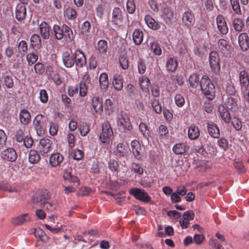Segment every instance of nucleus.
Here are the masks:
<instances>
[{"instance_id":"1","label":"nucleus","mask_w":249,"mask_h":249,"mask_svg":"<svg viewBox=\"0 0 249 249\" xmlns=\"http://www.w3.org/2000/svg\"><path fill=\"white\" fill-rule=\"evenodd\" d=\"M50 198L48 193L36 194L33 198L34 207L35 208L41 207L50 211H53L55 209V206L48 202Z\"/></svg>"},{"instance_id":"2","label":"nucleus","mask_w":249,"mask_h":249,"mask_svg":"<svg viewBox=\"0 0 249 249\" xmlns=\"http://www.w3.org/2000/svg\"><path fill=\"white\" fill-rule=\"evenodd\" d=\"M200 86L203 93L210 100H213L215 96V87L209 77L204 75L200 81Z\"/></svg>"},{"instance_id":"3","label":"nucleus","mask_w":249,"mask_h":249,"mask_svg":"<svg viewBox=\"0 0 249 249\" xmlns=\"http://www.w3.org/2000/svg\"><path fill=\"white\" fill-rule=\"evenodd\" d=\"M117 120L119 129L124 132H126L132 129V125L128 115L126 113H121L118 114Z\"/></svg>"},{"instance_id":"4","label":"nucleus","mask_w":249,"mask_h":249,"mask_svg":"<svg viewBox=\"0 0 249 249\" xmlns=\"http://www.w3.org/2000/svg\"><path fill=\"white\" fill-rule=\"evenodd\" d=\"M47 118L41 114L37 115L34 119L33 125L38 135L44 133L46 128Z\"/></svg>"},{"instance_id":"5","label":"nucleus","mask_w":249,"mask_h":249,"mask_svg":"<svg viewBox=\"0 0 249 249\" xmlns=\"http://www.w3.org/2000/svg\"><path fill=\"white\" fill-rule=\"evenodd\" d=\"M113 135L110 124L108 122L102 124V131L100 135V140L103 143H108Z\"/></svg>"},{"instance_id":"6","label":"nucleus","mask_w":249,"mask_h":249,"mask_svg":"<svg viewBox=\"0 0 249 249\" xmlns=\"http://www.w3.org/2000/svg\"><path fill=\"white\" fill-rule=\"evenodd\" d=\"M129 193L136 199L144 202H148L151 200L150 196L143 189L133 188L130 190Z\"/></svg>"},{"instance_id":"7","label":"nucleus","mask_w":249,"mask_h":249,"mask_svg":"<svg viewBox=\"0 0 249 249\" xmlns=\"http://www.w3.org/2000/svg\"><path fill=\"white\" fill-rule=\"evenodd\" d=\"M209 63L211 69L214 73L219 72L220 70V59L216 52L213 51L210 53Z\"/></svg>"},{"instance_id":"8","label":"nucleus","mask_w":249,"mask_h":249,"mask_svg":"<svg viewBox=\"0 0 249 249\" xmlns=\"http://www.w3.org/2000/svg\"><path fill=\"white\" fill-rule=\"evenodd\" d=\"M181 20L183 26L188 29H191L195 23V18L191 11H187L182 14Z\"/></svg>"},{"instance_id":"9","label":"nucleus","mask_w":249,"mask_h":249,"mask_svg":"<svg viewBox=\"0 0 249 249\" xmlns=\"http://www.w3.org/2000/svg\"><path fill=\"white\" fill-rule=\"evenodd\" d=\"M1 158L8 161L13 162L17 159V154L14 149L9 148L2 151Z\"/></svg>"},{"instance_id":"10","label":"nucleus","mask_w":249,"mask_h":249,"mask_svg":"<svg viewBox=\"0 0 249 249\" xmlns=\"http://www.w3.org/2000/svg\"><path fill=\"white\" fill-rule=\"evenodd\" d=\"M123 21V16L121 9L115 7L112 11L111 22L115 25L120 26Z\"/></svg>"},{"instance_id":"11","label":"nucleus","mask_w":249,"mask_h":249,"mask_svg":"<svg viewBox=\"0 0 249 249\" xmlns=\"http://www.w3.org/2000/svg\"><path fill=\"white\" fill-rule=\"evenodd\" d=\"M74 61L77 67H82L86 64V59L84 53L80 50H77L74 53Z\"/></svg>"},{"instance_id":"12","label":"nucleus","mask_w":249,"mask_h":249,"mask_svg":"<svg viewBox=\"0 0 249 249\" xmlns=\"http://www.w3.org/2000/svg\"><path fill=\"white\" fill-rule=\"evenodd\" d=\"M112 83L116 90L118 91L121 90L124 85V79L122 74L118 73L114 74L113 76Z\"/></svg>"},{"instance_id":"13","label":"nucleus","mask_w":249,"mask_h":249,"mask_svg":"<svg viewBox=\"0 0 249 249\" xmlns=\"http://www.w3.org/2000/svg\"><path fill=\"white\" fill-rule=\"evenodd\" d=\"M91 104L92 108L96 113L101 114L102 113L103 110V103L102 99L99 96H93L91 100Z\"/></svg>"},{"instance_id":"14","label":"nucleus","mask_w":249,"mask_h":249,"mask_svg":"<svg viewBox=\"0 0 249 249\" xmlns=\"http://www.w3.org/2000/svg\"><path fill=\"white\" fill-rule=\"evenodd\" d=\"M90 24L89 21H86L81 25L80 28V34L84 39L88 40L90 38Z\"/></svg>"},{"instance_id":"15","label":"nucleus","mask_w":249,"mask_h":249,"mask_svg":"<svg viewBox=\"0 0 249 249\" xmlns=\"http://www.w3.org/2000/svg\"><path fill=\"white\" fill-rule=\"evenodd\" d=\"M51 141L49 139L44 138L40 141L38 148L41 154H45L51 149Z\"/></svg>"},{"instance_id":"16","label":"nucleus","mask_w":249,"mask_h":249,"mask_svg":"<svg viewBox=\"0 0 249 249\" xmlns=\"http://www.w3.org/2000/svg\"><path fill=\"white\" fill-rule=\"evenodd\" d=\"M64 157L59 153H55L51 155L49 159V163L51 166L56 167L60 165L63 162Z\"/></svg>"},{"instance_id":"17","label":"nucleus","mask_w":249,"mask_h":249,"mask_svg":"<svg viewBox=\"0 0 249 249\" xmlns=\"http://www.w3.org/2000/svg\"><path fill=\"white\" fill-rule=\"evenodd\" d=\"M62 60L66 67L71 68L75 63L74 53L70 54L68 52L63 53Z\"/></svg>"},{"instance_id":"18","label":"nucleus","mask_w":249,"mask_h":249,"mask_svg":"<svg viewBox=\"0 0 249 249\" xmlns=\"http://www.w3.org/2000/svg\"><path fill=\"white\" fill-rule=\"evenodd\" d=\"M216 21L219 32L223 35L227 34L228 32V28L224 17L221 15H218Z\"/></svg>"},{"instance_id":"19","label":"nucleus","mask_w":249,"mask_h":249,"mask_svg":"<svg viewBox=\"0 0 249 249\" xmlns=\"http://www.w3.org/2000/svg\"><path fill=\"white\" fill-rule=\"evenodd\" d=\"M207 128L209 135L214 138L220 137L219 129L218 126L212 122L207 123Z\"/></svg>"},{"instance_id":"20","label":"nucleus","mask_w":249,"mask_h":249,"mask_svg":"<svg viewBox=\"0 0 249 249\" xmlns=\"http://www.w3.org/2000/svg\"><path fill=\"white\" fill-rule=\"evenodd\" d=\"M238 43L243 51H247L249 48V37L246 33H241L239 35Z\"/></svg>"},{"instance_id":"21","label":"nucleus","mask_w":249,"mask_h":249,"mask_svg":"<svg viewBox=\"0 0 249 249\" xmlns=\"http://www.w3.org/2000/svg\"><path fill=\"white\" fill-rule=\"evenodd\" d=\"M25 4L18 3L16 8V17L17 20H21L25 18L26 9Z\"/></svg>"},{"instance_id":"22","label":"nucleus","mask_w":249,"mask_h":249,"mask_svg":"<svg viewBox=\"0 0 249 249\" xmlns=\"http://www.w3.org/2000/svg\"><path fill=\"white\" fill-rule=\"evenodd\" d=\"M40 33L42 37L44 39H48L50 37V27L45 22H42L39 25Z\"/></svg>"},{"instance_id":"23","label":"nucleus","mask_w":249,"mask_h":249,"mask_svg":"<svg viewBox=\"0 0 249 249\" xmlns=\"http://www.w3.org/2000/svg\"><path fill=\"white\" fill-rule=\"evenodd\" d=\"M20 122L23 125H27L31 120L30 113L27 109H22L19 114Z\"/></svg>"},{"instance_id":"24","label":"nucleus","mask_w":249,"mask_h":249,"mask_svg":"<svg viewBox=\"0 0 249 249\" xmlns=\"http://www.w3.org/2000/svg\"><path fill=\"white\" fill-rule=\"evenodd\" d=\"M30 217L27 213H24L18 216L13 218L12 223L15 225H20L26 222L29 221Z\"/></svg>"},{"instance_id":"25","label":"nucleus","mask_w":249,"mask_h":249,"mask_svg":"<svg viewBox=\"0 0 249 249\" xmlns=\"http://www.w3.org/2000/svg\"><path fill=\"white\" fill-rule=\"evenodd\" d=\"M189 148V147L187 144L179 143L174 146L173 151L177 155L182 154L188 151Z\"/></svg>"},{"instance_id":"26","label":"nucleus","mask_w":249,"mask_h":249,"mask_svg":"<svg viewBox=\"0 0 249 249\" xmlns=\"http://www.w3.org/2000/svg\"><path fill=\"white\" fill-rule=\"evenodd\" d=\"M240 83L242 89L247 88L249 85V78L247 72L245 71H242L239 74Z\"/></svg>"},{"instance_id":"27","label":"nucleus","mask_w":249,"mask_h":249,"mask_svg":"<svg viewBox=\"0 0 249 249\" xmlns=\"http://www.w3.org/2000/svg\"><path fill=\"white\" fill-rule=\"evenodd\" d=\"M188 135L191 140L196 139L200 135L199 128L195 125H191L189 127Z\"/></svg>"},{"instance_id":"28","label":"nucleus","mask_w":249,"mask_h":249,"mask_svg":"<svg viewBox=\"0 0 249 249\" xmlns=\"http://www.w3.org/2000/svg\"><path fill=\"white\" fill-rule=\"evenodd\" d=\"M218 47L222 53L224 55H227L229 53V48L230 46L228 42L224 39H220L218 42Z\"/></svg>"},{"instance_id":"29","label":"nucleus","mask_w":249,"mask_h":249,"mask_svg":"<svg viewBox=\"0 0 249 249\" xmlns=\"http://www.w3.org/2000/svg\"><path fill=\"white\" fill-rule=\"evenodd\" d=\"M127 146L123 143H119L116 147V155L118 157H124L128 153Z\"/></svg>"},{"instance_id":"30","label":"nucleus","mask_w":249,"mask_h":249,"mask_svg":"<svg viewBox=\"0 0 249 249\" xmlns=\"http://www.w3.org/2000/svg\"><path fill=\"white\" fill-rule=\"evenodd\" d=\"M139 84L141 88L144 92H147L149 91V87L150 85V80L144 76H142L139 78Z\"/></svg>"},{"instance_id":"31","label":"nucleus","mask_w":249,"mask_h":249,"mask_svg":"<svg viewBox=\"0 0 249 249\" xmlns=\"http://www.w3.org/2000/svg\"><path fill=\"white\" fill-rule=\"evenodd\" d=\"M144 20L145 23L150 28L154 30H157L160 28V24L156 22L151 16L146 15L145 17Z\"/></svg>"},{"instance_id":"32","label":"nucleus","mask_w":249,"mask_h":249,"mask_svg":"<svg viewBox=\"0 0 249 249\" xmlns=\"http://www.w3.org/2000/svg\"><path fill=\"white\" fill-rule=\"evenodd\" d=\"M100 87L102 89L106 90L109 85L108 75L106 73H102L99 76Z\"/></svg>"},{"instance_id":"33","label":"nucleus","mask_w":249,"mask_h":249,"mask_svg":"<svg viewBox=\"0 0 249 249\" xmlns=\"http://www.w3.org/2000/svg\"><path fill=\"white\" fill-rule=\"evenodd\" d=\"M34 234L36 238H38L42 242L45 243L48 242L49 240V237L40 228L35 229Z\"/></svg>"},{"instance_id":"34","label":"nucleus","mask_w":249,"mask_h":249,"mask_svg":"<svg viewBox=\"0 0 249 249\" xmlns=\"http://www.w3.org/2000/svg\"><path fill=\"white\" fill-rule=\"evenodd\" d=\"M143 33L139 29L135 30L133 33V39L136 45H140L143 40Z\"/></svg>"},{"instance_id":"35","label":"nucleus","mask_w":249,"mask_h":249,"mask_svg":"<svg viewBox=\"0 0 249 249\" xmlns=\"http://www.w3.org/2000/svg\"><path fill=\"white\" fill-rule=\"evenodd\" d=\"M199 77L197 74L193 73L189 76V82L191 87L193 89L197 88L200 85Z\"/></svg>"},{"instance_id":"36","label":"nucleus","mask_w":249,"mask_h":249,"mask_svg":"<svg viewBox=\"0 0 249 249\" xmlns=\"http://www.w3.org/2000/svg\"><path fill=\"white\" fill-rule=\"evenodd\" d=\"M178 63L176 58H170L166 63V68L169 71H174L178 67Z\"/></svg>"},{"instance_id":"37","label":"nucleus","mask_w":249,"mask_h":249,"mask_svg":"<svg viewBox=\"0 0 249 249\" xmlns=\"http://www.w3.org/2000/svg\"><path fill=\"white\" fill-rule=\"evenodd\" d=\"M96 49L100 53H106L108 49L107 41L103 39L100 40L97 43Z\"/></svg>"},{"instance_id":"38","label":"nucleus","mask_w":249,"mask_h":249,"mask_svg":"<svg viewBox=\"0 0 249 249\" xmlns=\"http://www.w3.org/2000/svg\"><path fill=\"white\" fill-rule=\"evenodd\" d=\"M64 15L69 20H74L77 17V13L75 9L69 7L64 11Z\"/></svg>"},{"instance_id":"39","label":"nucleus","mask_w":249,"mask_h":249,"mask_svg":"<svg viewBox=\"0 0 249 249\" xmlns=\"http://www.w3.org/2000/svg\"><path fill=\"white\" fill-rule=\"evenodd\" d=\"M31 45L34 48L38 49L41 45V41L40 36L37 34H34L32 36L31 39Z\"/></svg>"},{"instance_id":"40","label":"nucleus","mask_w":249,"mask_h":249,"mask_svg":"<svg viewBox=\"0 0 249 249\" xmlns=\"http://www.w3.org/2000/svg\"><path fill=\"white\" fill-rule=\"evenodd\" d=\"M220 116L226 123H229L231 120V116L229 111L224 107L219 108Z\"/></svg>"},{"instance_id":"41","label":"nucleus","mask_w":249,"mask_h":249,"mask_svg":"<svg viewBox=\"0 0 249 249\" xmlns=\"http://www.w3.org/2000/svg\"><path fill=\"white\" fill-rule=\"evenodd\" d=\"M40 159L39 155L36 150H31L29 154V161L32 164L38 162Z\"/></svg>"},{"instance_id":"42","label":"nucleus","mask_w":249,"mask_h":249,"mask_svg":"<svg viewBox=\"0 0 249 249\" xmlns=\"http://www.w3.org/2000/svg\"><path fill=\"white\" fill-rule=\"evenodd\" d=\"M53 30L55 35V38L58 40H61L64 35L62 27L58 25L54 24L53 26Z\"/></svg>"},{"instance_id":"43","label":"nucleus","mask_w":249,"mask_h":249,"mask_svg":"<svg viewBox=\"0 0 249 249\" xmlns=\"http://www.w3.org/2000/svg\"><path fill=\"white\" fill-rule=\"evenodd\" d=\"M63 33H65V36L69 41H71L74 38L72 30L66 24H63L62 26Z\"/></svg>"},{"instance_id":"44","label":"nucleus","mask_w":249,"mask_h":249,"mask_svg":"<svg viewBox=\"0 0 249 249\" xmlns=\"http://www.w3.org/2000/svg\"><path fill=\"white\" fill-rule=\"evenodd\" d=\"M18 53L21 55H24L28 51V45L25 40L20 41L17 45Z\"/></svg>"},{"instance_id":"45","label":"nucleus","mask_w":249,"mask_h":249,"mask_svg":"<svg viewBox=\"0 0 249 249\" xmlns=\"http://www.w3.org/2000/svg\"><path fill=\"white\" fill-rule=\"evenodd\" d=\"M105 110L106 113L110 115L114 112L113 103L111 100L107 99L105 103Z\"/></svg>"},{"instance_id":"46","label":"nucleus","mask_w":249,"mask_h":249,"mask_svg":"<svg viewBox=\"0 0 249 249\" xmlns=\"http://www.w3.org/2000/svg\"><path fill=\"white\" fill-rule=\"evenodd\" d=\"M232 25L236 31L240 32L244 26V23L240 18H235L232 21Z\"/></svg>"},{"instance_id":"47","label":"nucleus","mask_w":249,"mask_h":249,"mask_svg":"<svg viewBox=\"0 0 249 249\" xmlns=\"http://www.w3.org/2000/svg\"><path fill=\"white\" fill-rule=\"evenodd\" d=\"M38 55L34 53H30L26 55V60L29 65H32L36 62Z\"/></svg>"},{"instance_id":"48","label":"nucleus","mask_w":249,"mask_h":249,"mask_svg":"<svg viewBox=\"0 0 249 249\" xmlns=\"http://www.w3.org/2000/svg\"><path fill=\"white\" fill-rule=\"evenodd\" d=\"M24 128H19L18 129L15 135V138L16 141L18 142H22L23 139L25 138L24 135Z\"/></svg>"},{"instance_id":"49","label":"nucleus","mask_w":249,"mask_h":249,"mask_svg":"<svg viewBox=\"0 0 249 249\" xmlns=\"http://www.w3.org/2000/svg\"><path fill=\"white\" fill-rule=\"evenodd\" d=\"M72 158L77 160H81L84 156V152L79 149H75L71 153Z\"/></svg>"},{"instance_id":"50","label":"nucleus","mask_w":249,"mask_h":249,"mask_svg":"<svg viewBox=\"0 0 249 249\" xmlns=\"http://www.w3.org/2000/svg\"><path fill=\"white\" fill-rule=\"evenodd\" d=\"M119 62L121 67L124 70H126L128 67V60L126 55L125 54L121 55L119 57Z\"/></svg>"},{"instance_id":"51","label":"nucleus","mask_w":249,"mask_h":249,"mask_svg":"<svg viewBox=\"0 0 249 249\" xmlns=\"http://www.w3.org/2000/svg\"><path fill=\"white\" fill-rule=\"evenodd\" d=\"M151 49L154 53L158 55L161 54V49L159 44L157 42H153L150 43Z\"/></svg>"},{"instance_id":"52","label":"nucleus","mask_w":249,"mask_h":249,"mask_svg":"<svg viewBox=\"0 0 249 249\" xmlns=\"http://www.w3.org/2000/svg\"><path fill=\"white\" fill-rule=\"evenodd\" d=\"M175 101L176 105L181 107L185 104V99L181 94H177L175 97Z\"/></svg>"},{"instance_id":"53","label":"nucleus","mask_w":249,"mask_h":249,"mask_svg":"<svg viewBox=\"0 0 249 249\" xmlns=\"http://www.w3.org/2000/svg\"><path fill=\"white\" fill-rule=\"evenodd\" d=\"M139 130L144 137H147L149 136L150 131L145 124L143 123H140L139 124Z\"/></svg>"},{"instance_id":"54","label":"nucleus","mask_w":249,"mask_h":249,"mask_svg":"<svg viewBox=\"0 0 249 249\" xmlns=\"http://www.w3.org/2000/svg\"><path fill=\"white\" fill-rule=\"evenodd\" d=\"M151 105L153 109L157 113H160L162 111V108L158 100L156 99L153 100L151 102Z\"/></svg>"},{"instance_id":"55","label":"nucleus","mask_w":249,"mask_h":249,"mask_svg":"<svg viewBox=\"0 0 249 249\" xmlns=\"http://www.w3.org/2000/svg\"><path fill=\"white\" fill-rule=\"evenodd\" d=\"M126 9L128 12L130 14L134 13L136 10V6L134 0H128L126 3Z\"/></svg>"},{"instance_id":"56","label":"nucleus","mask_w":249,"mask_h":249,"mask_svg":"<svg viewBox=\"0 0 249 249\" xmlns=\"http://www.w3.org/2000/svg\"><path fill=\"white\" fill-rule=\"evenodd\" d=\"M231 4L233 10L235 13L239 14L241 13V9L238 0H230Z\"/></svg>"},{"instance_id":"57","label":"nucleus","mask_w":249,"mask_h":249,"mask_svg":"<svg viewBox=\"0 0 249 249\" xmlns=\"http://www.w3.org/2000/svg\"><path fill=\"white\" fill-rule=\"evenodd\" d=\"M131 169L135 173L141 175L143 172V168L138 164L136 163H132L131 165Z\"/></svg>"},{"instance_id":"58","label":"nucleus","mask_w":249,"mask_h":249,"mask_svg":"<svg viewBox=\"0 0 249 249\" xmlns=\"http://www.w3.org/2000/svg\"><path fill=\"white\" fill-rule=\"evenodd\" d=\"M24 145L27 148L31 147L34 143L33 139L30 136L27 135L22 142Z\"/></svg>"},{"instance_id":"59","label":"nucleus","mask_w":249,"mask_h":249,"mask_svg":"<svg viewBox=\"0 0 249 249\" xmlns=\"http://www.w3.org/2000/svg\"><path fill=\"white\" fill-rule=\"evenodd\" d=\"M231 123L236 130L239 131L242 129V123L238 118L234 117L231 121Z\"/></svg>"},{"instance_id":"60","label":"nucleus","mask_w":249,"mask_h":249,"mask_svg":"<svg viewBox=\"0 0 249 249\" xmlns=\"http://www.w3.org/2000/svg\"><path fill=\"white\" fill-rule=\"evenodd\" d=\"M34 68L36 73L37 74H42L45 70L44 65L40 62L36 63Z\"/></svg>"},{"instance_id":"61","label":"nucleus","mask_w":249,"mask_h":249,"mask_svg":"<svg viewBox=\"0 0 249 249\" xmlns=\"http://www.w3.org/2000/svg\"><path fill=\"white\" fill-rule=\"evenodd\" d=\"M138 68L139 72L141 74H143L146 70V66L144 60L142 59H139L138 62Z\"/></svg>"},{"instance_id":"62","label":"nucleus","mask_w":249,"mask_h":249,"mask_svg":"<svg viewBox=\"0 0 249 249\" xmlns=\"http://www.w3.org/2000/svg\"><path fill=\"white\" fill-rule=\"evenodd\" d=\"M227 106L229 109H234L237 106L236 99L232 97H229L228 99Z\"/></svg>"},{"instance_id":"63","label":"nucleus","mask_w":249,"mask_h":249,"mask_svg":"<svg viewBox=\"0 0 249 249\" xmlns=\"http://www.w3.org/2000/svg\"><path fill=\"white\" fill-rule=\"evenodd\" d=\"M39 98L43 103H46L48 100V95L45 89H41L39 92Z\"/></svg>"},{"instance_id":"64","label":"nucleus","mask_w":249,"mask_h":249,"mask_svg":"<svg viewBox=\"0 0 249 249\" xmlns=\"http://www.w3.org/2000/svg\"><path fill=\"white\" fill-rule=\"evenodd\" d=\"M108 167L112 172H116L119 167V164L116 160H110L108 162Z\"/></svg>"}]
</instances>
